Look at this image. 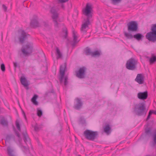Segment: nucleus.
<instances>
[{
	"label": "nucleus",
	"mask_w": 156,
	"mask_h": 156,
	"mask_svg": "<svg viewBox=\"0 0 156 156\" xmlns=\"http://www.w3.org/2000/svg\"><path fill=\"white\" fill-rule=\"evenodd\" d=\"M1 68L3 72H4L5 71V65L4 64H1Z\"/></svg>",
	"instance_id": "nucleus-37"
},
{
	"label": "nucleus",
	"mask_w": 156,
	"mask_h": 156,
	"mask_svg": "<svg viewBox=\"0 0 156 156\" xmlns=\"http://www.w3.org/2000/svg\"><path fill=\"white\" fill-rule=\"evenodd\" d=\"M150 111H152V113H154L155 115H156V111H154V110H150Z\"/></svg>",
	"instance_id": "nucleus-48"
},
{
	"label": "nucleus",
	"mask_w": 156,
	"mask_h": 156,
	"mask_svg": "<svg viewBox=\"0 0 156 156\" xmlns=\"http://www.w3.org/2000/svg\"><path fill=\"white\" fill-rule=\"evenodd\" d=\"M145 101L136 104L134 106V111L135 113L139 116H141L146 114Z\"/></svg>",
	"instance_id": "nucleus-3"
},
{
	"label": "nucleus",
	"mask_w": 156,
	"mask_h": 156,
	"mask_svg": "<svg viewBox=\"0 0 156 156\" xmlns=\"http://www.w3.org/2000/svg\"><path fill=\"white\" fill-rule=\"evenodd\" d=\"M39 128L37 126H35L34 127V130L36 131H37L38 130Z\"/></svg>",
	"instance_id": "nucleus-46"
},
{
	"label": "nucleus",
	"mask_w": 156,
	"mask_h": 156,
	"mask_svg": "<svg viewBox=\"0 0 156 156\" xmlns=\"http://www.w3.org/2000/svg\"><path fill=\"white\" fill-rule=\"evenodd\" d=\"M43 25L45 27H47L48 25V23L44 21L43 22Z\"/></svg>",
	"instance_id": "nucleus-43"
},
{
	"label": "nucleus",
	"mask_w": 156,
	"mask_h": 156,
	"mask_svg": "<svg viewBox=\"0 0 156 156\" xmlns=\"http://www.w3.org/2000/svg\"><path fill=\"white\" fill-rule=\"evenodd\" d=\"M151 29L156 32V24L153 25Z\"/></svg>",
	"instance_id": "nucleus-41"
},
{
	"label": "nucleus",
	"mask_w": 156,
	"mask_h": 156,
	"mask_svg": "<svg viewBox=\"0 0 156 156\" xmlns=\"http://www.w3.org/2000/svg\"><path fill=\"white\" fill-rule=\"evenodd\" d=\"M56 53L57 59L62 58V55L61 52L60 50L58 48L56 47L55 48Z\"/></svg>",
	"instance_id": "nucleus-21"
},
{
	"label": "nucleus",
	"mask_w": 156,
	"mask_h": 156,
	"mask_svg": "<svg viewBox=\"0 0 156 156\" xmlns=\"http://www.w3.org/2000/svg\"><path fill=\"white\" fill-rule=\"evenodd\" d=\"M20 81L21 84L24 87H27L29 85L28 82L24 77L21 76L20 79Z\"/></svg>",
	"instance_id": "nucleus-16"
},
{
	"label": "nucleus",
	"mask_w": 156,
	"mask_h": 156,
	"mask_svg": "<svg viewBox=\"0 0 156 156\" xmlns=\"http://www.w3.org/2000/svg\"><path fill=\"white\" fill-rule=\"evenodd\" d=\"M19 32V34L18 37L20 43L23 44L30 35L23 30H20Z\"/></svg>",
	"instance_id": "nucleus-7"
},
{
	"label": "nucleus",
	"mask_w": 156,
	"mask_h": 156,
	"mask_svg": "<svg viewBox=\"0 0 156 156\" xmlns=\"http://www.w3.org/2000/svg\"><path fill=\"white\" fill-rule=\"evenodd\" d=\"M23 134L24 136L23 140L25 143L27 144H30V139L28 136L26 130L23 133Z\"/></svg>",
	"instance_id": "nucleus-15"
},
{
	"label": "nucleus",
	"mask_w": 156,
	"mask_h": 156,
	"mask_svg": "<svg viewBox=\"0 0 156 156\" xmlns=\"http://www.w3.org/2000/svg\"><path fill=\"white\" fill-rule=\"evenodd\" d=\"M75 137V138H76V137ZM75 141H76V143H77V140H76H76H75Z\"/></svg>",
	"instance_id": "nucleus-51"
},
{
	"label": "nucleus",
	"mask_w": 156,
	"mask_h": 156,
	"mask_svg": "<svg viewBox=\"0 0 156 156\" xmlns=\"http://www.w3.org/2000/svg\"><path fill=\"white\" fill-rule=\"evenodd\" d=\"M30 25L33 27H36L39 26V23L37 18H34L31 20Z\"/></svg>",
	"instance_id": "nucleus-17"
},
{
	"label": "nucleus",
	"mask_w": 156,
	"mask_h": 156,
	"mask_svg": "<svg viewBox=\"0 0 156 156\" xmlns=\"http://www.w3.org/2000/svg\"><path fill=\"white\" fill-rule=\"evenodd\" d=\"M80 122L82 124H84L85 123V120L84 118L82 117L80 118Z\"/></svg>",
	"instance_id": "nucleus-39"
},
{
	"label": "nucleus",
	"mask_w": 156,
	"mask_h": 156,
	"mask_svg": "<svg viewBox=\"0 0 156 156\" xmlns=\"http://www.w3.org/2000/svg\"><path fill=\"white\" fill-rule=\"evenodd\" d=\"M76 34V32L74 30L73 31V43L72 44V45L73 46H74L75 44L77 43L79 41V40H78L77 39V36Z\"/></svg>",
	"instance_id": "nucleus-19"
},
{
	"label": "nucleus",
	"mask_w": 156,
	"mask_h": 156,
	"mask_svg": "<svg viewBox=\"0 0 156 156\" xmlns=\"http://www.w3.org/2000/svg\"><path fill=\"white\" fill-rule=\"evenodd\" d=\"M37 97L38 96L37 95H34L31 99V101L34 105H38V102L36 101V99Z\"/></svg>",
	"instance_id": "nucleus-25"
},
{
	"label": "nucleus",
	"mask_w": 156,
	"mask_h": 156,
	"mask_svg": "<svg viewBox=\"0 0 156 156\" xmlns=\"http://www.w3.org/2000/svg\"><path fill=\"white\" fill-rule=\"evenodd\" d=\"M68 78L67 76H65L64 79V85L65 86H66L68 84Z\"/></svg>",
	"instance_id": "nucleus-34"
},
{
	"label": "nucleus",
	"mask_w": 156,
	"mask_h": 156,
	"mask_svg": "<svg viewBox=\"0 0 156 156\" xmlns=\"http://www.w3.org/2000/svg\"><path fill=\"white\" fill-rule=\"evenodd\" d=\"M135 81L140 84H143L144 82V77L141 74H138L135 79Z\"/></svg>",
	"instance_id": "nucleus-13"
},
{
	"label": "nucleus",
	"mask_w": 156,
	"mask_h": 156,
	"mask_svg": "<svg viewBox=\"0 0 156 156\" xmlns=\"http://www.w3.org/2000/svg\"><path fill=\"white\" fill-rule=\"evenodd\" d=\"M151 31L147 33L146 37L149 41L153 42L156 41V32L151 29Z\"/></svg>",
	"instance_id": "nucleus-8"
},
{
	"label": "nucleus",
	"mask_w": 156,
	"mask_h": 156,
	"mask_svg": "<svg viewBox=\"0 0 156 156\" xmlns=\"http://www.w3.org/2000/svg\"><path fill=\"white\" fill-rule=\"evenodd\" d=\"M22 112H23V115L24 117L25 118V119H26V115L24 113V112L23 111H22Z\"/></svg>",
	"instance_id": "nucleus-47"
},
{
	"label": "nucleus",
	"mask_w": 156,
	"mask_h": 156,
	"mask_svg": "<svg viewBox=\"0 0 156 156\" xmlns=\"http://www.w3.org/2000/svg\"><path fill=\"white\" fill-rule=\"evenodd\" d=\"M20 54V55H21V54Z\"/></svg>",
	"instance_id": "nucleus-57"
},
{
	"label": "nucleus",
	"mask_w": 156,
	"mask_h": 156,
	"mask_svg": "<svg viewBox=\"0 0 156 156\" xmlns=\"http://www.w3.org/2000/svg\"><path fill=\"white\" fill-rule=\"evenodd\" d=\"M110 129V127L109 125H108L104 128V131L106 133H108Z\"/></svg>",
	"instance_id": "nucleus-29"
},
{
	"label": "nucleus",
	"mask_w": 156,
	"mask_h": 156,
	"mask_svg": "<svg viewBox=\"0 0 156 156\" xmlns=\"http://www.w3.org/2000/svg\"><path fill=\"white\" fill-rule=\"evenodd\" d=\"M86 68L84 67L80 68L79 70L76 72V76L80 79L83 78L85 77Z\"/></svg>",
	"instance_id": "nucleus-10"
},
{
	"label": "nucleus",
	"mask_w": 156,
	"mask_h": 156,
	"mask_svg": "<svg viewBox=\"0 0 156 156\" xmlns=\"http://www.w3.org/2000/svg\"><path fill=\"white\" fill-rule=\"evenodd\" d=\"M125 36L128 39H131L133 37V36L130 34L125 32L124 33Z\"/></svg>",
	"instance_id": "nucleus-28"
},
{
	"label": "nucleus",
	"mask_w": 156,
	"mask_h": 156,
	"mask_svg": "<svg viewBox=\"0 0 156 156\" xmlns=\"http://www.w3.org/2000/svg\"><path fill=\"white\" fill-rule=\"evenodd\" d=\"M2 8L4 12H6L7 11V7L5 5L3 4L2 5Z\"/></svg>",
	"instance_id": "nucleus-36"
},
{
	"label": "nucleus",
	"mask_w": 156,
	"mask_h": 156,
	"mask_svg": "<svg viewBox=\"0 0 156 156\" xmlns=\"http://www.w3.org/2000/svg\"><path fill=\"white\" fill-rule=\"evenodd\" d=\"M66 65L65 63L61 65L60 66L59 73L60 76L59 79L60 83H62L63 80V77L65 75Z\"/></svg>",
	"instance_id": "nucleus-11"
},
{
	"label": "nucleus",
	"mask_w": 156,
	"mask_h": 156,
	"mask_svg": "<svg viewBox=\"0 0 156 156\" xmlns=\"http://www.w3.org/2000/svg\"><path fill=\"white\" fill-rule=\"evenodd\" d=\"M100 55V52L98 51H96L94 52H92V53L91 56L94 57L96 56H99Z\"/></svg>",
	"instance_id": "nucleus-31"
},
{
	"label": "nucleus",
	"mask_w": 156,
	"mask_h": 156,
	"mask_svg": "<svg viewBox=\"0 0 156 156\" xmlns=\"http://www.w3.org/2000/svg\"><path fill=\"white\" fill-rule=\"evenodd\" d=\"M92 8V5L90 3H87L86 5V8L83 11V13L87 16V20L82 24L81 28V31L83 33H85L86 32L85 29L88 27V25L89 24V19L92 16L91 12Z\"/></svg>",
	"instance_id": "nucleus-1"
},
{
	"label": "nucleus",
	"mask_w": 156,
	"mask_h": 156,
	"mask_svg": "<svg viewBox=\"0 0 156 156\" xmlns=\"http://www.w3.org/2000/svg\"><path fill=\"white\" fill-rule=\"evenodd\" d=\"M78 156H81V155H78Z\"/></svg>",
	"instance_id": "nucleus-55"
},
{
	"label": "nucleus",
	"mask_w": 156,
	"mask_h": 156,
	"mask_svg": "<svg viewBox=\"0 0 156 156\" xmlns=\"http://www.w3.org/2000/svg\"><path fill=\"white\" fill-rule=\"evenodd\" d=\"M50 12L52 14V18L54 23L55 27V28H57L59 27V24L57 21V19L58 17V14L54 7L51 8Z\"/></svg>",
	"instance_id": "nucleus-6"
},
{
	"label": "nucleus",
	"mask_w": 156,
	"mask_h": 156,
	"mask_svg": "<svg viewBox=\"0 0 156 156\" xmlns=\"http://www.w3.org/2000/svg\"><path fill=\"white\" fill-rule=\"evenodd\" d=\"M75 137V138H76V137ZM75 141H76V143H77V140H76H76H75Z\"/></svg>",
	"instance_id": "nucleus-52"
},
{
	"label": "nucleus",
	"mask_w": 156,
	"mask_h": 156,
	"mask_svg": "<svg viewBox=\"0 0 156 156\" xmlns=\"http://www.w3.org/2000/svg\"><path fill=\"white\" fill-rule=\"evenodd\" d=\"M137 63V61L136 59L131 58L127 61L126 64V67L129 70H134L136 68Z\"/></svg>",
	"instance_id": "nucleus-4"
},
{
	"label": "nucleus",
	"mask_w": 156,
	"mask_h": 156,
	"mask_svg": "<svg viewBox=\"0 0 156 156\" xmlns=\"http://www.w3.org/2000/svg\"><path fill=\"white\" fill-rule=\"evenodd\" d=\"M145 133L146 135H151V128H147L145 129Z\"/></svg>",
	"instance_id": "nucleus-26"
},
{
	"label": "nucleus",
	"mask_w": 156,
	"mask_h": 156,
	"mask_svg": "<svg viewBox=\"0 0 156 156\" xmlns=\"http://www.w3.org/2000/svg\"><path fill=\"white\" fill-rule=\"evenodd\" d=\"M76 104L74 106V108L76 109H79L82 105V103L81 102L80 100L78 98H76Z\"/></svg>",
	"instance_id": "nucleus-18"
},
{
	"label": "nucleus",
	"mask_w": 156,
	"mask_h": 156,
	"mask_svg": "<svg viewBox=\"0 0 156 156\" xmlns=\"http://www.w3.org/2000/svg\"><path fill=\"white\" fill-rule=\"evenodd\" d=\"M0 123L3 126H7L8 125V122L5 120V117L3 116H0Z\"/></svg>",
	"instance_id": "nucleus-20"
},
{
	"label": "nucleus",
	"mask_w": 156,
	"mask_h": 156,
	"mask_svg": "<svg viewBox=\"0 0 156 156\" xmlns=\"http://www.w3.org/2000/svg\"><path fill=\"white\" fill-rule=\"evenodd\" d=\"M15 140V136L12 134H11L8 135L6 137L5 142H9L10 140Z\"/></svg>",
	"instance_id": "nucleus-24"
},
{
	"label": "nucleus",
	"mask_w": 156,
	"mask_h": 156,
	"mask_svg": "<svg viewBox=\"0 0 156 156\" xmlns=\"http://www.w3.org/2000/svg\"><path fill=\"white\" fill-rule=\"evenodd\" d=\"M7 152L9 156H15L13 150L9 146L7 147Z\"/></svg>",
	"instance_id": "nucleus-22"
},
{
	"label": "nucleus",
	"mask_w": 156,
	"mask_h": 156,
	"mask_svg": "<svg viewBox=\"0 0 156 156\" xmlns=\"http://www.w3.org/2000/svg\"><path fill=\"white\" fill-rule=\"evenodd\" d=\"M13 65L15 69L16 70V68L17 66V63L16 62H13Z\"/></svg>",
	"instance_id": "nucleus-44"
},
{
	"label": "nucleus",
	"mask_w": 156,
	"mask_h": 156,
	"mask_svg": "<svg viewBox=\"0 0 156 156\" xmlns=\"http://www.w3.org/2000/svg\"><path fill=\"white\" fill-rule=\"evenodd\" d=\"M152 111H150L148 115L147 118L146 120H148L150 118L151 115L152 114Z\"/></svg>",
	"instance_id": "nucleus-40"
},
{
	"label": "nucleus",
	"mask_w": 156,
	"mask_h": 156,
	"mask_svg": "<svg viewBox=\"0 0 156 156\" xmlns=\"http://www.w3.org/2000/svg\"><path fill=\"white\" fill-rule=\"evenodd\" d=\"M15 133L16 135L19 138V142L20 144V147L22 149V150L23 151H24L27 152L28 151V149L27 147L25 146H23L21 145V141H22L20 137V134L19 132L15 130Z\"/></svg>",
	"instance_id": "nucleus-12"
},
{
	"label": "nucleus",
	"mask_w": 156,
	"mask_h": 156,
	"mask_svg": "<svg viewBox=\"0 0 156 156\" xmlns=\"http://www.w3.org/2000/svg\"><path fill=\"white\" fill-rule=\"evenodd\" d=\"M85 52L86 55H92V52L90 48H87L85 49Z\"/></svg>",
	"instance_id": "nucleus-27"
},
{
	"label": "nucleus",
	"mask_w": 156,
	"mask_h": 156,
	"mask_svg": "<svg viewBox=\"0 0 156 156\" xmlns=\"http://www.w3.org/2000/svg\"><path fill=\"white\" fill-rule=\"evenodd\" d=\"M10 118L11 119V117L10 116Z\"/></svg>",
	"instance_id": "nucleus-56"
},
{
	"label": "nucleus",
	"mask_w": 156,
	"mask_h": 156,
	"mask_svg": "<svg viewBox=\"0 0 156 156\" xmlns=\"http://www.w3.org/2000/svg\"><path fill=\"white\" fill-rule=\"evenodd\" d=\"M19 54H20V51H19Z\"/></svg>",
	"instance_id": "nucleus-54"
},
{
	"label": "nucleus",
	"mask_w": 156,
	"mask_h": 156,
	"mask_svg": "<svg viewBox=\"0 0 156 156\" xmlns=\"http://www.w3.org/2000/svg\"><path fill=\"white\" fill-rule=\"evenodd\" d=\"M152 137L154 144H156V131L154 133Z\"/></svg>",
	"instance_id": "nucleus-30"
},
{
	"label": "nucleus",
	"mask_w": 156,
	"mask_h": 156,
	"mask_svg": "<svg viewBox=\"0 0 156 156\" xmlns=\"http://www.w3.org/2000/svg\"><path fill=\"white\" fill-rule=\"evenodd\" d=\"M156 61V57L154 56L151 58L150 62L151 64H152Z\"/></svg>",
	"instance_id": "nucleus-32"
},
{
	"label": "nucleus",
	"mask_w": 156,
	"mask_h": 156,
	"mask_svg": "<svg viewBox=\"0 0 156 156\" xmlns=\"http://www.w3.org/2000/svg\"><path fill=\"white\" fill-rule=\"evenodd\" d=\"M58 3H63L68 2L69 0H57Z\"/></svg>",
	"instance_id": "nucleus-35"
},
{
	"label": "nucleus",
	"mask_w": 156,
	"mask_h": 156,
	"mask_svg": "<svg viewBox=\"0 0 156 156\" xmlns=\"http://www.w3.org/2000/svg\"><path fill=\"white\" fill-rule=\"evenodd\" d=\"M61 7L63 9H64V5L63 4H62V5H61Z\"/></svg>",
	"instance_id": "nucleus-49"
},
{
	"label": "nucleus",
	"mask_w": 156,
	"mask_h": 156,
	"mask_svg": "<svg viewBox=\"0 0 156 156\" xmlns=\"http://www.w3.org/2000/svg\"><path fill=\"white\" fill-rule=\"evenodd\" d=\"M16 126L18 130L20 131L21 129L20 127V125L19 122H17V121H16Z\"/></svg>",
	"instance_id": "nucleus-38"
},
{
	"label": "nucleus",
	"mask_w": 156,
	"mask_h": 156,
	"mask_svg": "<svg viewBox=\"0 0 156 156\" xmlns=\"http://www.w3.org/2000/svg\"><path fill=\"white\" fill-rule=\"evenodd\" d=\"M60 130H61L62 129V126L61 125H60Z\"/></svg>",
	"instance_id": "nucleus-50"
},
{
	"label": "nucleus",
	"mask_w": 156,
	"mask_h": 156,
	"mask_svg": "<svg viewBox=\"0 0 156 156\" xmlns=\"http://www.w3.org/2000/svg\"><path fill=\"white\" fill-rule=\"evenodd\" d=\"M127 25L129 31H135L138 29V24L136 21H130L127 24Z\"/></svg>",
	"instance_id": "nucleus-9"
},
{
	"label": "nucleus",
	"mask_w": 156,
	"mask_h": 156,
	"mask_svg": "<svg viewBox=\"0 0 156 156\" xmlns=\"http://www.w3.org/2000/svg\"><path fill=\"white\" fill-rule=\"evenodd\" d=\"M114 3H115L120 2L122 0H111Z\"/></svg>",
	"instance_id": "nucleus-42"
},
{
	"label": "nucleus",
	"mask_w": 156,
	"mask_h": 156,
	"mask_svg": "<svg viewBox=\"0 0 156 156\" xmlns=\"http://www.w3.org/2000/svg\"><path fill=\"white\" fill-rule=\"evenodd\" d=\"M144 36L141 34L137 33L133 35V38L138 41L142 40Z\"/></svg>",
	"instance_id": "nucleus-23"
},
{
	"label": "nucleus",
	"mask_w": 156,
	"mask_h": 156,
	"mask_svg": "<svg viewBox=\"0 0 156 156\" xmlns=\"http://www.w3.org/2000/svg\"><path fill=\"white\" fill-rule=\"evenodd\" d=\"M84 134L87 139L92 140H94L96 136L98 135V132L93 131L89 130L85 131Z\"/></svg>",
	"instance_id": "nucleus-5"
},
{
	"label": "nucleus",
	"mask_w": 156,
	"mask_h": 156,
	"mask_svg": "<svg viewBox=\"0 0 156 156\" xmlns=\"http://www.w3.org/2000/svg\"><path fill=\"white\" fill-rule=\"evenodd\" d=\"M64 33H65V35L64 36V37L65 38H66L67 34V32L66 30H65L64 31Z\"/></svg>",
	"instance_id": "nucleus-45"
},
{
	"label": "nucleus",
	"mask_w": 156,
	"mask_h": 156,
	"mask_svg": "<svg viewBox=\"0 0 156 156\" xmlns=\"http://www.w3.org/2000/svg\"><path fill=\"white\" fill-rule=\"evenodd\" d=\"M37 115L41 117L42 115V112L41 110L37 109Z\"/></svg>",
	"instance_id": "nucleus-33"
},
{
	"label": "nucleus",
	"mask_w": 156,
	"mask_h": 156,
	"mask_svg": "<svg viewBox=\"0 0 156 156\" xmlns=\"http://www.w3.org/2000/svg\"><path fill=\"white\" fill-rule=\"evenodd\" d=\"M34 45L33 42H27L24 47H22L21 51L24 56H28L31 54L33 51Z\"/></svg>",
	"instance_id": "nucleus-2"
},
{
	"label": "nucleus",
	"mask_w": 156,
	"mask_h": 156,
	"mask_svg": "<svg viewBox=\"0 0 156 156\" xmlns=\"http://www.w3.org/2000/svg\"><path fill=\"white\" fill-rule=\"evenodd\" d=\"M148 96V94L147 91L144 92H139L137 94L138 98L141 100H145L147 98Z\"/></svg>",
	"instance_id": "nucleus-14"
},
{
	"label": "nucleus",
	"mask_w": 156,
	"mask_h": 156,
	"mask_svg": "<svg viewBox=\"0 0 156 156\" xmlns=\"http://www.w3.org/2000/svg\"><path fill=\"white\" fill-rule=\"evenodd\" d=\"M51 55L52 56H53V54L52 53Z\"/></svg>",
	"instance_id": "nucleus-53"
}]
</instances>
